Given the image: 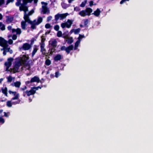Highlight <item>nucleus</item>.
I'll return each mask as SVG.
<instances>
[{
    "label": "nucleus",
    "instance_id": "f257e3e1",
    "mask_svg": "<svg viewBox=\"0 0 153 153\" xmlns=\"http://www.w3.org/2000/svg\"><path fill=\"white\" fill-rule=\"evenodd\" d=\"M25 12L24 18L25 20H26L27 22L31 25V28L33 29H34L36 28V25H38L40 24L42 21V19L41 17H39L36 21V20H34L33 21H31L29 17V16L31 15L33 13L34 10H32L31 11L29 12L28 14H27L26 12L28 11V7L26 10H23Z\"/></svg>",
    "mask_w": 153,
    "mask_h": 153
},
{
    "label": "nucleus",
    "instance_id": "f03ea898",
    "mask_svg": "<svg viewBox=\"0 0 153 153\" xmlns=\"http://www.w3.org/2000/svg\"><path fill=\"white\" fill-rule=\"evenodd\" d=\"M33 0H18L16 4V6L19 7V10L20 11L26 10L27 9V7L26 5L28 3H31Z\"/></svg>",
    "mask_w": 153,
    "mask_h": 153
},
{
    "label": "nucleus",
    "instance_id": "7ed1b4c3",
    "mask_svg": "<svg viewBox=\"0 0 153 153\" xmlns=\"http://www.w3.org/2000/svg\"><path fill=\"white\" fill-rule=\"evenodd\" d=\"M8 46L7 42L6 40H5V42H4L1 45V46L3 47V49L4 52L3 54L4 55L6 54V53L7 52H9L10 53H13L12 50L10 49V48L8 47Z\"/></svg>",
    "mask_w": 153,
    "mask_h": 153
},
{
    "label": "nucleus",
    "instance_id": "20e7f679",
    "mask_svg": "<svg viewBox=\"0 0 153 153\" xmlns=\"http://www.w3.org/2000/svg\"><path fill=\"white\" fill-rule=\"evenodd\" d=\"M92 12V9L90 8H87L85 10H82L79 13V14L82 16H85L86 15L90 16Z\"/></svg>",
    "mask_w": 153,
    "mask_h": 153
},
{
    "label": "nucleus",
    "instance_id": "39448f33",
    "mask_svg": "<svg viewBox=\"0 0 153 153\" xmlns=\"http://www.w3.org/2000/svg\"><path fill=\"white\" fill-rule=\"evenodd\" d=\"M69 14L67 13L63 14L58 13L55 16V20L57 21L59 18L60 20L63 19L65 18Z\"/></svg>",
    "mask_w": 153,
    "mask_h": 153
},
{
    "label": "nucleus",
    "instance_id": "423d86ee",
    "mask_svg": "<svg viewBox=\"0 0 153 153\" xmlns=\"http://www.w3.org/2000/svg\"><path fill=\"white\" fill-rule=\"evenodd\" d=\"M41 4L42 5H44L42 6V11L43 12V14H45L46 13H49L50 10H49L47 7V5H48V3L46 2H42Z\"/></svg>",
    "mask_w": 153,
    "mask_h": 153
},
{
    "label": "nucleus",
    "instance_id": "0eeeda50",
    "mask_svg": "<svg viewBox=\"0 0 153 153\" xmlns=\"http://www.w3.org/2000/svg\"><path fill=\"white\" fill-rule=\"evenodd\" d=\"M13 60V59L12 58H8L7 61L4 63L6 67V71H9V68L12 65V62Z\"/></svg>",
    "mask_w": 153,
    "mask_h": 153
},
{
    "label": "nucleus",
    "instance_id": "6e6552de",
    "mask_svg": "<svg viewBox=\"0 0 153 153\" xmlns=\"http://www.w3.org/2000/svg\"><path fill=\"white\" fill-rule=\"evenodd\" d=\"M22 65H21V62H16V63L13 68L14 73L18 72V70L19 68Z\"/></svg>",
    "mask_w": 153,
    "mask_h": 153
},
{
    "label": "nucleus",
    "instance_id": "1a4fd4ad",
    "mask_svg": "<svg viewBox=\"0 0 153 153\" xmlns=\"http://www.w3.org/2000/svg\"><path fill=\"white\" fill-rule=\"evenodd\" d=\"M28 59V58L24 55L21 58L20 61L19 62H21L22 65V64L24 65H26V62Z\"/></svg>",
    "mask_w": 153,
    "mask_h": 153
},
{
    "label": "nucleus",
    "instance_id": "9d476101",
    "mask_svg": "<svg viewBox=\"0 0 153 153\" xmlns=\"http://www.w3.org/2000/svg\"><path fill=\"white\" fill-rule=\"evenodd\" d=\"M34 90L32 87L30 91H25V93L27 94V96H29L30 95L34 94L36 92Z\"/></svg>",
    "mask_w": 153,
    "mask_h": 153
},
{
    "label": "nucleus",
    "instance_id": "9b49d317",
    "mask_svg": "<svg viewBox=\"0 0 153 153\" xmlns=\"http://www.w3.org/2000/svg\"><path fill=\"white\" fill-rule=\"evenodd\" d=\"M23 48L25 50H29L31 48L30 45L27 43H25L23 44L22 46Z\"/></svg>",
    "mask_w": 153,
    "mask_h": 153
},
{
    "label": "nucleus",
    "instance_id": "f8f14e48",
    "mask_svg": "<svg viewBox=\"0 0 153 153\" xmlns=\"http://www.w3.org/2000/svg\"><path fill=\"white\" fill-rule=\"evenodd\" d=\"M40 80L39 77L35 76L31 79L30 82L32 83L34 82H36L38 83L40 82Z\"/></svg>",
    "mask_w": 153,
    "mask_h": 153
},
{
    "label": "nucleus",
    "instance_id": "ddd939ff",
    "mask_svg": "<svg viewBox=\"0 0 153 153\" xmlns=\"http://www.w3.org/2000/svg\"><path fill=\"white\" fill-rule=\"evenodd\" d=\"M73 22V20L68 19L67 22L65 23L66 27L68 28H70Z\"/></svg>",
    "mask_w": 153,
    "mask_h": 153
},
{
    "label": "nucleus",
    "instance_id": "4468645a",
    "mask_svg": "<svg viewBox=\"0 0 153 153\" xmlns=\"http://www.w3.org/2000/svg\"><path fill=\"white\" fill-rule=\"evenodd\" d=\"M74 46L73 45H71L66 48V51L68 54L69 53L70 51L73 49Z\"/></svg>",
    "mask_w": 153,
    "mask_h": 153
},
{
    "label": "nucleus",
    "instance_id": "2eb2a0df",
    "mask_svg": "<svg viewBox=\"0 0 153 153\" xmlns=\"http://www.w3.org/2000/svg\"><path fill=\"white\" fill-rule=\"evenodd\" d=\"M12 32L13 33L16 32L17 34H20L21 33V31L20 29L19 28H17L16 29H12Z\"/></svg>",
    "mask_w": 153,
    "mask_h": 153
},
{
    "label": "nucleus",
    "instance_id": "dca6fc26",
    "mask_svg": "<svg viewBox=\"0 0 153 153\" xmlns=\"http://www.w3.org/2000/svg\"><path fill=\"white\" fill-rule=\"evenodd\" d=\"M26 22H27L26 20L22 21L21 23V27L22 29L25 30L27 26Z\"/></svg>",
    "mask_w": 153,
    "mask_h": 153
},
{
    "label": "nucleus",
    "instance_id": "f3484780",
    "mask_svg": "<svg viewBox=\"0 0 153 153\" xmlns=\"http://www.w3.org/2000/svg\"><path fill=\"white\" fill-rule=\"evenodd\" d=\"M100 11L99 9L98 8L97 10L94 12V13H92V14H93L95 16H99L100 14Z\"/></svg>",
    "mask_w": 153,
    "mask_h": 153
},
{
    "label": "nucleus",
    "instance_id": "a211bd4d",
    "mask_svg": "<svg viewBox=\"0 0 153 153\" xmlns=\"http://www.w3.org/2000/svg\"><path fill=\"white\" fill-rule=\"evenodd\" d=\"M11 85L14 86L16 87L19 88L21 85V82L19 81H17L16 82L12 83Z\"/></svg>",
    "mask_w": 153,
    "mask_h": 153
},
{
    "label": "nucleus",
    "instance_id": "6ab92c4d",
    "mask_svg": "<svg viewBox=\"0 0 153 153\" xmlns=\"http://www.w3.org/2000/svg\"><path fill=\"white\" fill-rule=\"evenodd\" d=\"M62 58V56L59 54L56 55L54 58V60L55 61H58L60 60Z\"/></svg>",
    "mask_w": 153,
    "mask_h": 153
},
{
    "label": "nucleus",
    "instance_id": "aec40b11",
    "mask_svg": "<svg viewBox=\"0 0 153 153\" xmlns=\"http://www.w3.org/2000/svg\"><path fill=\"white\" fill-rule=\"evenodd\" d=\"M66 39H67V40H66V41L67 42L68 44H71L73 42V40L72 37L70 38L68 37Z\"/></svg>",
    "mask_w": 153,
    "mask_h": 153
},
{
    "label": "nucleus",
    "instance_id": "412c9836",
    "mask_svg": "<svg viewBox=\"0 0 153 153\" xmlns=\"http://www.w3.org/2000/svg\"><path fill=\"white\" fill-rule=\"evenodd\" d=\"M80 40H78L75 44V47L74 49L76 50L77 49V47L78 46L79 44L80 43Z\"/></svg>",
    "mask_w": 153,
    "mask_h": 153
},
{
    "label": "nucleus",
    "instance_id": "4be33fe9",
    "mask_svg": "<svg viewBox=\"0 0 153 153\" xmlns=\"http://www.w3.org/2000/svg\"><path fill=\"white\" fill-rule=\"evenodd\" d=\"M56 44V41L55 40H54L52 42L51 45L53 46V47H56L57 45Z\"/></svg>",
    "mask_w": 153,
    "mask_h": 153
},
{
    "label": "nucleus",
    "instance_id": "5701e85b",
    "mask_svg": "<svg viewBox=\"0 0 153 153\" xmlns=\"http://www.w3.org/2000/svg\"><path fill=\"white\" fill-rule=\"evenodd\" d=\"M0 28L2 30L5 29V26L2 22H0Z\"/></svg>",
    "mask_w": 153,
    "mask_h": 153
},
{
    "label": "nucleus",
    "instance_id": "b1692460",
    "mask_svg": "<svg viewBox=\"0 0 153 153\" xmlns=\"http://www.w3.org/2000/svg\"><path fill=\"white\" fill-rule=\"evenodd\" d=\"M45 44L44 43H41V51H45V49L44 48Z\"/></svg>",
    "mask_w": 153,
    "mask_h": 153
},
{
    "label": "nucleus",
    "instance_id": "393cba45",
    "mask_svg": "<svg viewBox=\"0 0 153 153\" xmlns=\"http://www.w3.org/2000/svg\"><path fill=\"white\" fill-rule=\"evenodd\" d=\"M14 96H15V97H13L12 99V100H17V99L19 97V94L18 93H16L15 94H14Z\"/></svg>",
    "mask_w": 153,
    "mask_h": 153
},
{
    "label": "nucleus",
    "instance_id": "a878e982",
    "mask_svg": "<svg viewBox=\"0 0 153 153\" xmlns=\"http://www.w3.org/2000/svg\"><path fill=\"white\" fill-rule=\"evenodd\" d=\"M5 40L1 37H0V45L1 46L5 42Z\"/></svg>",
    "mask_w": 153,
    "mask_h": 153
},
{
    "label": "nucleus",
    "instance_id": "bb28decb",
    "mask_svg": "<svg viewBox=\"0 0 153 153\" xmlns=\"http://www.w3.org/2000/svg\"><path fill=\"white\" fill-rule=\"evenodd\" d=\"M7 105L8 107H11L12 106L11 101H8L7 102Z\"/></svg>",
    "mask_w": 153,
    "mask_h": 153
},
{
    "label": "nucleus",
    "instance_id": "cd10ccee",
    "mask_svg": "<svg viewBox=\"0 0 153 153\" xmlns=\"http://www.w3.org/2000/svg\"><path fill=\"white\" fill-rule=\"evenodd\" d=\"M80 28H78L76 29H74V33L75 34H78L80 31Z\"/></svg>",
    "mask_w": 153,
    "mask_h": 153
},
{
    "label": "nucleus",
    "instance_id": "c85d7f7f",
    "mask_svg": "<svg viewBox=\"0 0 153 153\" xmlns=\"http://www.w3.org/2000/svg\"><path fill=\"white\" fill-rule=\"evenodd\" d=\"M68 32H65L63 34V37L64 38H65V39H66L67 38H68Z\"/></svg>",
    "mask_w": 153,
    "mask_h": 153
},
{
    "label": "nucleus",
    "instance_id": "c756f323",
    "mask_svg": "<svg viewBox=\"0 0 153 153\" xmlns=\"http://www.w3.org/2000/svg\"><path fill=\"white\" fill-rule=\"evenodd\" d=\"M13 20V18H12L8 17L7 19V22L8 23L11 22Z\"/></svg>",
    "mask_w": 153,
    "mask_h": 153
},
{
    "label": "nucleus",
    "instance_id": "7c9ffc66",
    "mask_svg": "<svg viewBox=\"0 0 153 153\" xmlns=\"http://www.w3.org/2000/svg\"><path fill=\"white\" fill-rule=\"evenodd\" d=\"M51 62L50 60L48 59H47L46 60L45 64L47 65H50Z\"/></svg>",
    "mask_w": 153,
    "mask_h": 153
},
{
    "label": "nucleus",
    "instance_id": "2f4dec72",
    "mask_svg": "<svg viewBox=\"0 0 153 153\" xmlns=\"http://www.w3.org/2000/svg\"><path fill=\"white\" fill-rule=\"evenodd\" d=\"M62 33L61 31H59L57 33V35L58 37H60L61 36H62Z\"/></svg>",
    "mask_w": 153,
    "mask_h": 153
},
{
    "label": "nucleus",
    "instance_id": "473e14b6",
    "mask_svg": "<svg viewBox=\"0 0 153 153\" xmlns=\"http://www.w3.org/2000/svg\"><path fill=\"white\" fill-rule=\"evenodd\" d=\"M85 36L84 35H81L80 34H79V36L78 38V40H80L82 39V38H85Z\"/></svg>",
    "mask_w": 153,
    "mask_h": 153
},
{
    "label": "nucleus",
    "instance_id": "72a5a7b5",
    "mask_svg": "<svg viewBox=\"0 0 153 153\" xmlns=\"http://www.w3.org/2000/svg\"><path fill=\"white\" fill-rule=\"evenodd\" d=\"M37 51V49L36 48H34L33 51L32 56H33L36 53V52Z\"/></svg>",
    "mask_w": 153,
    "mask_h": 153
},
{
    "label": "nucleus",
    "instance_id": "f704fd0d",
    "mask_svg": "<svg viewBox=\"0 0 153 153\" xmlns=\"http://www.w3.org/2000/svg\"><path fill=\"white\" fill-rule=\"evenodd\" d=\"M7 79L8 82H11L12 80V77L10 76H9L7 78Z\"/></svg>",
    "mask_w": 153,
    "mask_h": 153
},
{
    "label": "nucleus",
    "instance_id": "c9c22d12",
    "mask_svg": "<svg viewBox=\"0 0 153 153\" xmlns=\"http://www.w3.org/2000/svg\"><path fill=\"white\" fill-rule=\"evenodd\" d=\"M54 29L56 31H58L59 29V26L58 25H56L54 27Z\"/></svg>",
    "mask_w": 153,
    "mask_h": 153
},
{
    "label": "nucleus",
    "instance_id": "e433bc0d",
    "mask_svg": "<svg viewBox=\"0 0 153 153\" xmlns=\"http://www.w3.org/2000/svg\"><path fill=\"white\" fill-rule=\"evenodd\" d=\"M55 47H53L51 48V52L50 53V54H52L53 53V52H54V51H55Z\"/></svg>",
    "mask_w": 153,
    "mask_h": 153
},
{
    "label": "nucleus",
    "instance_id": "4c0bfd02",
    "mask_svg": "<svg viewBox=\"0 0 153 153\" xmlns=\"http://www.w3.org/2000/svg\"><path fill=\"white\" fill-rule=\"evenodd\" d=\"M32 88H33V89L35 91V92H36V90H38L39 88L40 89H41V87H40V86H38L37 87H32Z\"/></svg>",
    "mask_w": 153,
    "mask_h": 153
},
{
    "label": "nucleus",
    "instance_id": "58836bf2",
    "mask_svg": "<svg viewBox=\"0 0 153 153\" xmlns=\"http://www.w3.org/2000/svg\"><path fill=\"white\" fill-rule=\"evenodd\" d=\"M45 40V39L44 38V36H41V43H44Z\"/></svg>",
    "mask_w": 153,
    "mask_h": 153
},
{
    "label": "nucleus",
    "instance_id": "ea45409f",
    "mask_svg": "<svg viewBox=\"0 0 153 153\" xmlns=\"http://www.w3.org/2000/svg\"><path fill=\"white\" fill-rule=\"evenodd\" d=\"M7 88H5L3 90V92L4 94L6 96H7Z\"/></svg>",
    "mask_w": 153,
    "mask_h": 153
},
{
    "label": "nucleus",
    "instance_id": "a19ab883",
    "mask_svg": "<svg viewBox=\"0 0 153 153\" xmlns=\"http://www.w3.org/2000/svg\"><path fill=\"white\" fill-rule=\"evenodd\" d=\"M51 27V25L49 24H47L45 25V27L46 28H49Z\"/></svg>",
    "mask_w": 153,
    "mask_h": 153
},
{
    "label": "nucleus",
    "instance_id": "79ce46f5",
    "mask_svg": "<svg viewBox=\"0 0 153 153\" xmlns=\"http://www.w3.org/2000/svg\"><path fill=\"white\" fill-rule=\"evenodd\" d=\"M61 26L63 28H64L65 27H66V24L65 23H62L61 25Z\"/></svg>",
    "mask_w": 153,
    "mask_h": 153
},
{
    "label": "nucleus",
    "instance_id": "37998d69",
    "mask_svg": "<svg viewBox=\"0 0 153 153\" xmlns=\"http://www.w3.org/2000/svg\"><path fill=\"white\" fill-rule=\"evenodd\" d=\"M129 0H122L120 2V4H122L124 2H126V1H129Z\"/></svg>",
    "mask_w": 153,
    "mask_h": 153
},
{
    "label": "nucleus",
    "instance_id": "c03bdc74",
    "mask_svg": "<svg viewBox=\"0 0 153 153\" xmlns=\"http://www.w3.org/2000/svg\"><path fill=\"white\" fill-rule=\"evenodd\" d=\"M88 19H85L84 22V25L85 26H86L88 24Z\"/></svg>",
    "mask_w": 153,
    "mask_h": 153
},
{
    "label": "nucleus",
    "instance_id": "a18cd8bd",
    "mask_svg": "<svg viewBox=\"0 0 153 153\" xmlns=\"http://www.w3.org/2000/svg\"><path fill=\"white\" fill-rule=\"evenodd\" d=\"M0 122L3 123L4 122V120L1 117H0Z\"/></svg>",
    "mask_w": 153,
    "mask_h": 153
},
{
    "label": "nucleus",
    "instance_id": "49530a36",
    "mask_svg": "<svg viewBox=\"0 0 153 153\" xmlns=\"http://www.w3.org/2000/svg\"><path fill=\"white\" fill-rule=\"evenodd\" d=\"M80 10V9L79 8V7H76L74 8V10L75 11H79Z\"/></svg>",
    "mask_w": 153,
    "mask_h": 153
},
{
    "label": "nucleus",
    "instance_id": "de8ad7c7",
    "mask_svg": "<svg viewBox=\"0 0 153 153\" xmlns=\"http://www.w3.org/2000/svg\"><path fill=\"white\" fill-rule=\"evenodd\" d=\"M14 0H7L6 2V4L7 5L10 2H13L14 1Z\"/></svg>",
    "mask_w": 153,
    "mask_h": 153
},
{
    "label": "nucleus",
    "instance_id": "09e8293b",
    "mask_svg": "<svg viewBox=\"0 0 153 153\" xmlns=\"http://www.w3.org/2000/svg\"><path fill=\"white\" fill-rule=\"evenodd\" d=\"M66 48L65 46H62L61 48L62 51L65 50L66 51Z\"/></svg>",
    "mask_w": 153,
    "mask_h": 153
},
{
    "label": "nucleus",
    "instance_id": "8fccbe9b",
    "mask_svg": "<svg viewBox=\"0 0 153 153\" xmlns=\"http://www.w3.org/2000/svg\"><path fill=\"white\" fill-rule=\"evenodd\" d=\"M85 2H82V4H80V6L82 7H84L85 6Z\"/></svg>",
    "mask_w": 153,
    "mask_h": 153
},
{
    "label": "nucleus",
    "instance_id": "3c124183",
    "mask_svg": "<svg viewBox=\"0 0 153 153\" xmlns=\"http://www.w3.org/2000/svg\"><path fill=\"white\" fill-rule=\"evenodd\" d=\"M17 36L16 35H13L12 36L13 39L15 40H16L17 38Z\"/></svg>",
    "mask_w": 153,
    "mask_h": 153
},
{
    "label": "nucleus",
    "instance_id": "603ef678",
    "mask_svg": "<svg viewBox=\"0 0 153 153\" xmlns=\"http://www.w3.org/2000/svg\"><path fill=\"white\" fill-rule=\"evenodd\" d=\"M4 0H0V6L4 4Z\"/></svg>",
    "mask_w": 153,
    "mask_h": 153
},
{
    "label": "nucleus",
    "instance_id": "864d4df0",
    "mask_svg": "<svg viewBox=\"0 0 153 153\" xmlns=\"http://www.w3.org/2000/svg\"><path fill=\"white\" fill-rule=\"evenodd\" d=\"M8 42L9 44H12L13 43V41L11 39H10L9 40Z\"/></svg>",
    "mask_w": 153,
    "mask_h": 153
},
{
    "label": "nucleus",
    "instance_id": "5fc2aeb1",
    "mask_svg": "<svg viewBox=\"0 0 153 153\" xmlns=\"http://www.w3.org/2000/svg\"><path fill=\"white\" fill-rule=\"evenodd\" d=\"M59 75V72H56L55 73V76L56 77H58Z\"/></svg>",
    "mask_w": 153,
    "mask_h": 153
},
{
    "label": "nucleus",
    "instance_id": "6e6d98bb",
    "mask_svg": "<svg viewBox=\"0 0 153 153\" xmlns=\"http://www.w3.org/2000/svg\"><path fill=\"white\" fill-rule=\"evenodd\" d=\"M52 18V17L51 16H49L47 18V21L49 22L51 20Z\"/></svg>",
    "mask_w": 153,
    "mask_h": 153
},
{
    "label": "nucleus",
    "instance_id": "4d7b16f0",
    "mask_svg": "<svg viewBox=\"0 0 153 153\" xmlns=\"http://www.w3.org/2000/svg\"><path fill=\"white\" fill-rule=\"evenodd\" d=\"M9 92L10 94H15L17 93L16 92H13L11 91H9Z\"/></svg>",
    "mask_w": 153,
    "mask_h": 153
},
{
    "label": "nucleus",
    "instance_id": "13d9d810",
    "mask_svg": "<svg viewBox=\"0 0 153 153\" xmlns=\"http://www.w3.org/2000/svg\"><path fill=\"white\" fill-rule=\"evenodd\" d=\"M89 4L90 6H91L93 5V1H91L89 2Z\"/></svg>",
    "mask_w": 153,
    "mask_h": 153
},
{
    "label": "nucleus",
    "instance_id": "bf43d9fd",
    "mask_svg": "<svg viewBox=\"0 0 153 153\" xmlns=\"http://www.w3.org/2000/svg\"><path fill=\"white\" fill-rule=\"evenodd\" d=\"M20 100H19L18 101V102H13V104H19V103L20 102Z\"/></svg>",
    "mask_w": 153,
    "mask_h": 153
},
{
    "label": "nucleus",
    "instance_id": "052dcab7",
    "mask_svg": "<svg viewBox=\"0 0 153 153\" xmlns=\"http://www.w3.org/2000/svg\"><path fill=\"white\" fill-rule=\"evenodd\" d=\"M26 88H27V87L26 86H25L24 88H21V89L22 90H24L25 89H26Z\"/></svg>",
    "mask_w": 153,
    "mask_h": 153
},
{
    "label": "nucleus",
    "instance_id": "680f3d73",
    "mask_svg": "<svg viewBox=\"0 0 153 153\" xmlns=\"http://www.w3.org/2000/svg\"><path fill=\"white\" fill-rule=\"evenodd\" d=\"M7 28L9 30H10L11 29L12 27L11 26H9Z\"/></svg>",
    "mask_w": 153,
    "mask_h": 153
},
{
    "label": "nucleus",
    "instance_id": "e2e57ef3",
    "mask_svg": "<svg viewBox=\"0 0 153 153\" xmlns=\"http://www.w3.org/2000/svg\"><path fill=\"white\" fill-rule=\"evenodd\" d=\"M4 116H5L6 117H8V116H9L8 115H7L6 112H4Z\"/></svg>",
    "mask_w": 153,
    "mask_h": 153
},
{
    "label": "nucleus",
    "instance_id": "0e129e2a",
    "mask_svg": "<svg viewBox=\"0 0 153 153\" xmlns=\"http://www.w3.org/2000/svg\"><path fill=\"white\" fill-rule=\"evenodd\" d=\"M73 32H74V29L71 30L70 32L71 33H72Z\"/></svg>",
    "mask_w": 153,
    "mask_h": 153
},
{
    "label": "nucleus",
    "instance_id": "69168bd1",
    "mask_svg": "<svg viewBox=\"0 0 153 153\" xmlns=\"http://www.w3.org/2000/svg\"><path fill=\"white\" fill-rule=\"evenodd\" d=\"M2 16L1 13H0V19H2Z\"/></svg>",
    "mask_w": 153,
    "mask_h": 153
},
{
    "label": "nucleus",
    "instance_id": "338daca9",
    "mask_svg": "<svg viewBox=\"0 0 153 153\" xmlns=\"http://www.w3.org/2000/svg\"><path fill=\"white\" fill-rule=\"evenodd\" d=\"M30 82V81H27L26 82V84H28Z\"/></svg>",
    "mask_w": 153,
    "mask_h": 153
},
{
    "label": "nucleus",
    "instance_id": "774afa93",
    "mask_svg": "<svg viewBox=\"0 0 153 153\" xmlns=\"http://www.w3.org/2000/svg\"><path fill=\"white\" fill-rule=\"evenodd\" d=\"M2 80H3V79H0V83L1 82H2Z\"/></svg>",
    "mask_w": 153,
    "mask_h": 153
}]
</instances>
